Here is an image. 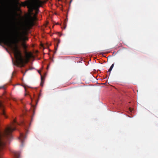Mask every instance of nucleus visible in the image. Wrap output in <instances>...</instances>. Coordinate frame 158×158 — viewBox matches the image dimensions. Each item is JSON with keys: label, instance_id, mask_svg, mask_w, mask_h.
<instances>
[{"label": "nucleus", "instance_id": "4468645a", "mask_svg": "<svg viewBox=\"0 0 158 158\" xmlns=\"http://www.w3.org/2000/svg\"><path fill=\"white\" fill-rule=\"evenodd\" d=\"M30 69H31L30 68L29 69H26V71H25V72L24 73V74H23V75H25V73H26V72H27V71H28V70H30Z\"/></svg>", "mask_w": 158, "mask_h": 158}, {"label": "nucleus", "instance_id": "dca6fc26", "mask_svg": "<svg viewBox=\"0 0 158 158\" xmlns=\"http://www.w3.org/2000/svg\"><path fill=\"white\" fill-rule=\"evenodd\" d=\"M13 123H14H14H16V120H13ZM13 126H14V127H15V125L14 124H13Z\"/></svg>", "mask_w": 158, "mask_h": 158}, {"label": "nucleus", "instance_id": "4be33fe9", "mask_svg": "<svg viewBox=\"0 0 158 158\" xmlns=\"http://www.w3.org/2000/svg\"><path fill=\"white\" fill-rule=\"evenodd\" d=\"M38 72H39V73L40 74H41L40 72V71H38Z\"/></svg>", "mask_w": 158, "mask_h": 158}, {"label": "nucleus", "instance_id": "f3484780", "mask_svg": "<svg viewBox=\"0 0 158 158\" xmlns=\"http://www.w3.org/2000/svg\"><path fill=\"white\" fill-rule=\"evenodd\" d=\"M24 40H27L28 39V38L26 36H24Z\"/></svg>", "mask_w": 158, "mask_h": 158}, {"label": "nucleus", "instance_id": "b1692460", "mask_svg": "<svg viewBox=\"0 0 158 158\" xmlns=\"http://www.w3.org/2000/svg\"><path fill=\"white\" fill-rule=\"evenodd\" d=\"M72 0H71V1L70 2V3H71V2H72Z\"/></svg>", "mask_w": 158, "mask_h": 158}, {"label": "nucleus", "instance_id": "39448f33", "mask_svg": "<svg viewBox=\"0 0 158 158\" xmlns=\"http://www.w3.org/2000/svg\"><path fill=\"white\" fill-rule=\"evenodd\" d=\"M16 129L15 127H12L10 126L7 127L4 131L3 136L4 138L10 139L12 138V132Z\"/></svg>", "mask_w": 158, "mask_h": 158}, {"label": "nucleus", "instance_id": "9d476101", "mask_svg": "<svg viewBox=\"0 0 158 158\" xmlns=\"http://www.w3.org/2000/svg\"><path fill=\"white\" fill-rule=\"evenodd\" d=\"M44 80H43V78L42 75H41V82L40 84V85L41 86H43V83H44Z\"/></svg>", "mask_w": 158, "mask_h": 158}, {"label": "nucleus", "instance_id": "ddd939ff", "mask_svg": "<svg viewBox=\"0 0 158 158\" xmlns=\"http://www.w3.org/2000/svg\"><path fill=\"white\" fill-rule=\"evenodd\" d=\"M112 69L110 68L108 70V72L110 73L109 74H110V72L111 71Z\"/></svg>", "mask_w": 158, "mask_h": 158}, {"label": "nucleus", "instance_id": "a211bd4d", "mask_svg": "<svg viewBox=\"0 0 158 158\" xmlns=\"http://www.w3.org/2000/svg\"><path fill=\"white\" fill-rule=\"evenodd\" d=\"M5 89L4 86H0V89Z\"/></svg>", "mask_w": 158, "mask_h": 158}, {"label": "nucleus", "instance_id": "1a4fd4ad", "mask_svg": "<svg viewBox=\"0 0 158 158\" xmlns=\"http://www.w3.org/2000/svg\"><path fill=\"white\" fill-rule=\"evenodd\" d=\"M13 154L14 158H19V153L18 152H13Z\"/></svg>", "mask_w": 158, "mask_h": 158}, {"label": "nucleus", "instance_id": "6ab92c4d", "mask_svg": "<svg viewBox=\"0 0 158 158\" xmlns=\"http://www.w3.org/2000/svg\"><path fill=\"white\" fill-rule=\"evenodd\" d=\"M49 65H48V66H47V69H48L49 67Z\"/></svg>", "mask_w": 158, "mask_h": 158}, {"label": "nucleus", "instance_id": "7ed1b4c3", "mask_svg": "<svg viewBox=\"0 0 158 158\" xmlns=\"http://www.w3.org/2000/svg\"><path fill=\"white\" fill-rule=\"evenodd\" d=\"M36 19L35 17H33L30 15L27 17L24 22L23 27L25 34H27V31L34 25V21Z\"/></svg>", "mask_w": 158, "mask_h": 158}, {"label": "nucleus", "instance_id": "f03ea898", "mask_svg": "<svg viewBox=\"0 0 158 158\" xmlns=\"http://www.w3.org/2000/svg\"><path fill=\"white\" fill-rule=\"evenodd\" d=\"M44 2L40 0H32V1H27L22 2V5L23 6H27L28 8L35 9L37 11H39V8L41 7Z\"/></svg>", "mask_w": 158, "mask_h": 158}, {"label": "nucleus", "instance_id": "f257e3e1", "mask_svg": "<svg viewBox=\"0 0 158 158\" xmlns=\"http://www.w3.org/2000/svg\"><path fill=\"white\" fill-rule=\"evenodd\" d=\"M2 42H4L6 44L12 49L16 59V63L18 66L20 67H24L25 65L24 64L28 62L30 59L33 56L31 52H27L26 53V58L24 59L21 55L18 45L15 44L14 46H13L12 44L14 43V42L10 38H0V44Z\"/></svg>", "mask_w": 158, "mask_h": 158}, {"label": "nucleus", "instance_id": "2eb2a0df", "mask_svg": "<svg viewBox=\"0 0 158 158\" xmlns=\"http://www.w3.org/2000/svg\"><path fill=\"white\" fill-rule=\"evenodd\" d=\"M114 63H113V64L112 65H111V66H110V68H112V69H113V68L114 66Z\"/></svg>", "mask_w": 158, "mask_h": 158}, {"label": "nucleus", "instance_id": "9b49d317", "mask_svg": "<svg viewBox=\"0 0 158 158\" xmlns=\"http://www.w3.org/2000/svg\"><path fill=\"white\" fill-rule=\"evenodd\" d=\"M56 42H57V47H56V46L55 47V49H56V50H57V48L58 46V44L60 43V41L59 40H56Z\"/></svg>", "mask_w": 158, "mask_h": 158}, {"label": "nucleus", "instance_id": "423d86ee", "mask_svg": "<svg viewBox=\"0 0 158 158\" xmlns=\"http://www.w3.org/2000/svg\"><path fill=\"white\" fill-rule=\"evenodd\" d=\"M25 137L23 133L20 134V139L21 140L22 146L23 145V139H25Z\"/></svg>", "mask_w": 158, "mask_h": 158}, {"label": "nucleus", "instance_id": "0eeeda50", "mask_svg": "<svg viewBox=\"0 0 158 158\" xmlns=\"http://www.w3.org/2000/svg\"><path fill=\"white\" fill-rule=\"evenodd\" d=\"M16 35L17 37H19L21 35V33L19 29L17 28L15 29Z\"/></svg>", "mask_w": 158, "mask_h": 158}, {"label": "nucleus", "instance_id": "412c9836", "mask_svg": "<svg viewBox=\"0 0 158 158\" xmlns=\"http://www.w3.org/2000/svg\"><path fill=\"white\" fill-rule=\"evenodd\" d=\"M129 110H130V111H132V110H131V108H129Z\"/></svg>", "mask_w": 158, "mask_h": 158}, {"label": "nucleus", "instance_id": "aec40b11", "mask_svg": "<svg viewBox=\"0 0 158 158\" xmlns=\"http://www.w3.org/2000/svg\"><path fill=\"white\" fill-rule=\"evenodd\" d=\"M26 48V46L25 44H24V48Z\"/></svg>", "mask_w": 158, "mask_h": 158}, {"label": "nucleus", "instance_id": "f8f14e48", "mask_svg": "<svg viewBox=\"0 0 158 158\" xmlns=\"http://www.w3.org/2000/svg\"><path fill=\"white\" fill-rule=\"evenodd\" d=\"M2 114L3 115H4L5 118H7V117L6 116V114L5 113V112L4 110H3L2 111Z\"/></svg>", "mask_w": 158, "mask_h": 158}, {"label": "nucleus", "instance_id": "5701e85b", "mask_svg": "<svg viewBox=\"0 0 158 158\" xmlns=\"http://www.w3.org/2000/svg\"><path fill=\"white\" fill-rule=\"evenodd\" d=\"M24 124V122H22V124Z\"/></svg>", "mask_w": 158, "mask_h": 158}, {"label": "nucleus", "instance_id": "393cba45", "mask_svg": "<svg viewBox=\"0 0 158 158\" xmlns=\"http://www.w3.org/2000/svg\"><path fill=\"white\" fill-rule=\"evenodd\" d=\"M27 95V94H25V95Z\"/></svg>", "mask_w": 158, "mask_h": 158}, {"label": "nucleus", "instance_id": "6e6552de", "mask_svg": "<svg viewBox=\"0 0 158 158\" xmlns=\"http://www.w3.org/2000/svg\"><path fill=\"white\" fill-rule=\"evenodd\" d=\"M2 3L1 2V0H0V24H1L2 23V21H1V15L2 12Z\"/></svg>", "mask_w": 158, "mask_h": 158}, {"label": "nucleus", "instance_id": "20e7f679", "mask_svg": "<svg viewBox=\"0 0 158 158\" xmlns=\"http://www.w3.org/2000/svg\"><path fill=\"white\" fill-rule=\"evenodd\" d=\"M11 3L9 2L5 6V10L6 14L5 23L8 24L11 22L13 17L11 12Z\"/></svg>", "mask_w": 158, "mask_h": 158}]
</instances>
